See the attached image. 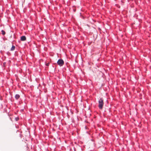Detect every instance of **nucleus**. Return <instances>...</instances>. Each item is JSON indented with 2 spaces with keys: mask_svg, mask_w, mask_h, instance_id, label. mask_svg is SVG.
Here are the masks:
<instances>
[{
  "mask_svg": "<svg viewBox=\"0 0 151 151\" xmlns=\"http://www.w3.org/2000/svg\"><path fill=\"white\" fill-rule=\"evenodd\" d=\"M99 109H102L103 108L104 105L103 99L101 98H100L99 100Z\"/></svg>",
  "mask_w": 151,
  "mask_h": 151,
  "instance_id": "obj_1",
  "label": "nucleus"
},
{
  "mask_svg": "<svg viewBox=\"0 0 151 151\" xmlns=\"http://www.w3.org/2000/svg\"><path fill=\"white\" fill-rule=\"evenodd\" d=\"M57 63L60 66H62L64 64V62L63 59H60L57 61Z\"/></svg>",
  "mask_w": 151,
  "mask_h": 151,
  "instance_id": "obj_2",
  "label": "nucleus"
},
{
  "mask_svg": "<svg viewBox=\"0 0 151 151\" xmlns=\"http://www.w3.org/2000/svg\"><path fill=\"white\" fill-rule=\"evenodd\" d=\"M26 40V38L25 36H22L21 37L20 40L22 41H24Z\"/></svg>",
  "mask_w": 151,
  "mask_h": 151,
  "instance_id": "obj_3",
  "label": "nucleus"
},
{
  "mask_svg": "<svg viewBox=\"0 0 151 151\" xmlns=\"http://www.w3.org/2000/svg\"><path fill=\"white\" fill-rule=\"evenodd\" d=\"M15 97L16 99H18L19 98L20 96L18 94H16L15 96Z\"/></svg>",
  "mask_w": 151,
  "mask_h": 151,
  "instance_id": "obj_4",
  "label": "nucleus"
},
{
  "mask_svg": "<svg viewBox=\"0 0 151 151\" xmlns=\"http://www.w3.org/2000/svg\"><path fill=\"white\" fill-rule=\"evenodd\" d=\"M15 48V46L14 45H13L11 48L10 50L11 51H13L14 50Z\"/></svg>",
  "mask_w": 151,
  "mask_h": 151,
  "instance_id": "obj_5",
  "label": "nucleus"
},
{
  "mask_svg": "<svg viewBox=\"0 0 151 151\" xmlns=\"http://www.w3.org/2000/svg\"><path fill=\"white\" fill-rule=\"evenodd\" d=\"M1 34L3 35H4L5 33H6V32H5L4 31V30H1Z\"/></svg>",
  "mask_w": 151,
  "mask_h": 151,
  "instance_id": "obj_6",
  "label": "nucleus"
},
{
  "mask_svg": "<svg viewBox=\"0 0 151 151\" xmlns=\"http://www.w3.org/2000/svg\"><path fill=\"white\" fill-rule=\"evenodd\" d=\"M15 119L16 121H17L19 119V118L18 117H16Z\"/></svg>",
  "mask_w": 151,
  "mask_h": 151,
  "instance_id": "obj_7",
  "label": "nucleus"
},
{
  "mask_svg": "<svg viewBox=\"0 0 151 151\" xmlns=\"http://www.w3.org/2000/svg\"><path fill=\"white\" fill-rule=\"evenodd\" d=\"M6 64V62H4L3 63V66L4 67H5V66Z\"/></svg>",
  "mask_w": 151,
  "mask_h": 151,
  "instance_id": "obj_8",
  "label": "nucleus"
},
{
  "mask_svg": "<svg viewBox=\"0 0 151 151\" xmlns=\"http://www.w3.org/2000/svg\"><path fill=\"white\" fill-rule=\"evenodd\" d=\"M49 63H48L46 64V65L47 66H49Z\"/></svg>",
  "mask_w": 151,
  "mask_h": 151,
  "instance_id": "obj_9",
  "label": "nucleus"
},
{
  "mask_svg": "<svg viewBox=\"0 0 151 151\" xmlns=\"http://www.w3.org/2000/svg\"><path fill=\"white\" fill-rule=\"evenodd\" d=\"M79 150L80 151H82V149L81 148H80Z\"/></svg>",
  "mask_w": 151,
  "mask_h": 151,
  "instance_id": "obj_10",
  "label": "nucleus"
},
{
  "mask_svg": "<svg viewBox=\"0 0 151 151\" xmlns=\"http://www.w3.org/2000/svg\"><path fill=\"white\" fill-rule=\"evenodd\" d=\"M0 52H1V53H2V51H0Z\"/></svg>",
  "mask_w": 151,
  "mask_h": 151,
  "instance_id": "obj_11",
  "label": "nucleus"
},
{
  "mask_svg": "<svg viewBox=\"0 0 151 151\" xmlns=\"http://www.w3.org/2000/svg\"><path fill=\"white\" fill-rule=\"evenodd\" d=\"M74 151H76V150L75 149H74Z\"/></svg>",
  "mask_w": 151,
  "mask_h": 151,
  "instance_id": "obj_12",
  "label": "nucleus"
},
{
  "mask_svg": "<svg viewBox=\"0 0 151 151\" xmlns=\"http://www.w3.org/2000/svg\"><path fill=\"white\" fill-rule=\"evenodd\" d=\"M23 109H22V110H22V111H23Z\"/></svg>",
  "mask_w": 151,
  "mask_h": 151,
  "instance_id": "obj_13",
  "label": "nucleus"
}]
</instances>
